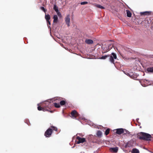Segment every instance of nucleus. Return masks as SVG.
<instances>
[{"label":"nucleus","instance_id":"obj_28","mask_svg":"<svg viewBox=\"0 0 153 153\" xmlns=\"http://www.w3.org/2000/svg\"><path fill=\"white\" fill-rule=\"evenodd\" d=\"M137 77V75L136 74H134V75L132 76L131 77V78H132L134 79H135Z\"/></svg>","mask_w":153,"mask_h":153},{"label":"nucleus","instance_id":"obj_24","mask_svg":"<svg viewBox=\"0 0 153 153\" xmlns=\"http://www.w3.org/2000/svg\"><path fill=\"white\" fill-rule=\"evenodd\" d=\"M110 129L108 128L106 130L105 132V134L106 135H107L110 132Z\"/></svg>","mask_w":153,"mask_h":153},{"label":"nucleus","instance_id":"obj_4","mask_svg":"<svg viewBox=\"0 0 153 153\" xmlns=\"http://www.w3.org/2000/svg\"><path fill=\"white\" fill-rule=\"evenodd\" d=\"M111 55H109L108 58L109 61L111 63L114 64V59H116L117 58L116 55L114 53H111Z\"/></svg>","mask_w":153,"mask_h":153},{"label":"nucleus","instance_id":"obj_9","mask_svg":"<svg viewBox=\"0 0 153 153\" xmlns=\"http://www.w3.org/2000/svg\"><path fill=\"white\" fill-rule=\"evenodd\" d=\"M70 15H68L65 18V22L66 24L67 25V26L68 27H69L70 26Z\"/></svg>","mask_w":153,"mask_h":153},{"label":"nucleus","instance_id":"obj_12","mask_svg":"<svg viewBox=\"0 0 153 153\" xmlns=\"http://www.w3.org/2000/svg\"><path fill=\"white\" fill-rule=\"evenodd\" d=\"M123 132V129L118 128L116 129V133L118 134H121Z\"/></svg>","mask_w":153,"mask_h":153},{"label":"nucleus","instance_id":"obj_27","mask_svg":"<svg viewBox=\"0 0 153 153\" xmlns=\"http://www.w3.org/2000/svg\"><path fill=\"white\" fill-rule=\"evenodd\" d=\"M131 147V144L129 143H127L125 145V147L127 148V147Z\"/></svg>","mask_w":153,"mask_h":153},{"label":"nucleus","instance_id":"obj_34","mask_svg":"<svg viewBox=\"0 0 153 153\" xmlns=\"http://www.w3.org/2000/svg\"><path fill=\"white\" fill-rule=\"evenodd\" d=\"M83 145L84 146H88V144L86 141L84 143V144Z\"/></svg>","mask_w":153,"mask_h":153},{"label":"nucleus","instance_id":"obj_10","mask_svg":"<svg viewBox=\"0 0 153 153\" xmlns=\"http://www.w3.org/2000/svg\"><path fill=\"white\" fill-rule=\"evenodd\" d=\"M118 148L117 147L114 148H111L110 149V151L112 152L117 153V152Z\"/></svg>","mask_w":153,"mask_h":153},{"label":"nucleus","instance_id":"obj_6","mask_svg":"<svg viewBox=\"0 0 153 153\" xmlns=\"http://www.w3.org/2000/svg\"><path fill=\"white\" fill-rule=\"evenodd\" d=\"M76 139L78 140V141H76V143L78 144L80 143H83L86 142V139L85 138H82L79 136H77Z\"/></svg>","mask_w":153,"mask_h":153},{"label":"nucleus","instance_id":"obj_38","mask_svg":"<svg viewBox=\"0 0 153 153\" xmlns=\"http://www.w3.org/2000/svg\"><path fill=\"white\" fill-rule=\"evenodd\" d=\"M109 41H112V40H110Z\"/></svg>","mask_w":153,"mask_h":153},{"label":"nucleus","instance_id":"obj_36","mask_svg":"<svg viewBox=\"0 0 153 153\" xmlns=\"http://www.w3.org/2000/svg\"><path fill=\"white\" fill-rule=\"evenodd\" d=\"M47 24L48 25H51L50 21L49 20H48V21H47Z\"/></svg>","mask_w":153,"mask_h":153},{"label":"nucleus","instance_id":"obj_25","mask_svg":"<svg viewBox=\"0 0 153 153\" xmlns=\"http://www.w3.org/2000/svg\"><path fill=\"white\" fill-rule=\"evenodd\" d=\"M96 7L98 8H100L102 9H104L105 7L100 4H97L96 5Z\"/></svg>","mask_w":153,"mask_h":153},{"label":"nucleus","instance_id":"obj_31","mask_svg":"<svg viewBox=\"0 0 153 153\" xmlns=\"http://www.w3.org/2000/svg\"><path fill=\"white\" fill-rule=\"evenodd\" d=\"M88 3V2L87 1H83L81 2L80 4L81 5H84L86 4H87Z\"/></svg>","mask_w":153,"mask_h":153},{"label":"nucleus","instance_id":"obj_23","mask_svg":"<svg viewBox=\"0 0 153 153\" xmlns=\"http://www.w3.org/2000/svg\"><path fill=\"white\" fill-rule=\"evenodd\" d=\"M108 56L109 55L103 56L100 58V59H105L107 58H108Z\"/></svg>","mask_w":153,"mask_h":153},{"label":"nucleus","instance_id":"obj_18","mask_svg":"<svg viewBox=\"0 0 153 153\" xmlns=\"http://www.w3.org/2000/svg\"><path fill=\"white\" fill-rule=\"evenodd\" d=\"M45 18L46 19V21H48V20H49L51 18L50 15L48 14L47 15L45 14Z\"/></svg>","mask_w":153,"mask_h":153},{"label":"nucleus","instance_id":"obj_14","mask_svg":"<svg viewBox=\"0 0 153 153\" xmlns=\"http://www.w3.org/2000/svg\"><path fill=\"white\" fill-rule=\"evenodd\" d=\"M85 42L88 44H91L93 43V41L90 39H86L85 40Z\"/></svg>","mask_w":153,"mask_h":153},{"label":"nucleus","instance_id":"obj_29","mask_svg":"<svg viewBox=\"0 0 153 153\" xmlns=\"http://www.w3.org/2000/svg\"><path fill=\"white\" fill-rule=\"evenodd\" d=\"M127 75H128L131 78L133 75H134V73H128Z\"/></svg>","mask_w":153,"mask_h":153},{"label":"nucleus","instance_id":"obj_19","mask_svg":"<svg viewBox=\"0 0 153 153\" xmlns=\"http://www.w3.org/2000/svg\"><path fill=\"white\" fill-rule=\"evenodd\" d=\"M131 153H139V151L138 149L134 148L132 150Z\"/></svg>","mask_w":153,"mask_h":153},{"label":"nucleus","instance_id":"obj_33","mask_svg":"<svg viewBox=\"0 0 153 153\" xmlns=\"http://www.w3.org/2000/svg\"><path fill=\"white\" fill-rule=\"evenodd\" d=\"M56 13H57V14L59 16H61V13L60 12H59V11H58V12H56Z\"/></svg>","mask_w":153,"mask_h":153},{"label":"nucleus","instance_id":"obj_5","mask_svg":"<svg viewBox=\"0 0 153 153\" xmlns=\"http://www.w3.org/2000/svg\"><path fill=\"white\" fill-rule=\"evenodd\" d=\"M51 100H48L47 101H45L42 104V106H45L48 108L50 107L51 108L52 106L51 104Z\"/></svg>","mask_w":153,"mask_h":153},{"label":"nucleus","instance_id":"obj_22","mask_svg":"<svg viewBox=\"0 0 153 153\" xmlns=\"http://www.w3.org/2000/svg\"><path fill=\"white\" fill-rule=\"evenodd\" d=\"M58 7L56 5H54L53 6V9L56 12H58Z\"/></svg>","mask_w":153,"mask_h":153},{"label":"nucleus","instance_id":"obj_2","mask_svg":"<svg viewBox=\"0 0 153 153\" xmlns=\"http://www.w3.org/2000/svg\"><path fill=\"white\" fill-rule=\"evenodd\" d=\"M57 128L54 126H51V128H49L45 132V136L46 137H50L52 134L53 131H57Z\"/></svg>","mask_w":153,"mask_h":153},{"label":"nucleus","instance_id":"obj_30","mask_svg":"<svg viewBox=\"0 0 153 153\" xmlns=\"http://www.w3.org/2000/svg\"><path fill=\"white\" fill-rule=\"evenodd\" d=\"M41 9L43 10L45 13L47 11V10L45 9L44 7H41Z\"/></svg>","mask_w":153,"mask_h":153},{"label":"nucleus","instance_id":"obj_8","mask_svg":"<svg viewBox=\"0 0 153 153\" xmlns=\"http://www.w3.org/2000/svg\"><path fill=\"white\" fill-rule=\"evenodd\" d=\"M62 98L57 97L55 98V100H59V101L60 100L61 101L60 102V104L61 105H65L66 103L65 101L64 100H61Z\"/></svg>","mask_w":153,"mask_h":153},{"label":"nucleus","instance_id":"obj_15","mask_svg":"<svg viewBox=\"0 0 153 153\" xmlns=\"http://www.w3.org/2000/svg\"><path fill=\"white\" fill-rule=\"evenodd\" d=\"M53 23H57L58 21V18L57 15H54L53 17Z\"/></svg>","mask_w":153,"mask_h":153},{"label":"nucleus","instance_id":"obj_13","mask_svg":"<svg viewBox=\"0 0 153 153\" xmlns=\"http://www.w3.org/2000/svg\"><path fill=\"white\" fill-rule=\"evenodd\" d=\"M151 14V12L146 11L143 12H141L140 14L141 15H149Z\"/></svg>","mask_w":153,"mask_h":153},{"label":"nucleus","instance_id":"obj_21","mask_svg":"<svg viewBox=\"0 0 153 153\" xmlns=\"http://www.w3.org/2000/svg\"><path fill=\"white\" fill-rule=\"evenodd\" d=\"M124 134H129V132L128 130H126L125 129H123V132Z\"/></svg>","mask_w":153,"mask_h":153},{"label":"nucleus","instance_id":"obj_32","mask_svg":"<svg viewBox=\"0 0 153 153\" xmlns=\"http://www.w3.org/2000/svg\"><path fill=\"white\" fill-rule=\"evenodd\" d=\"M42 108H43V107H42L41 106H39L38 107H37V109H38V110H39V111H41V110H42Z\"/></svg>","mask_w":153,"mask_h":153},{"label":"nucleus","instance_id":"obj_17","mask_svg":"<svg viewBox=\"0 0 153 153\" xmlns=\"http://www.w3.org/2000/svg\"><path fill=\"white\" fill-rule=\"evenodd\" d=\"M127 16L128 17H131V13L130 11L128 10H126Z\"/></svg>","mask_w":153,"mask_h":153},{"label":"nucleus","instance_id":"obj_16","mask_svg":"<svg viewBox=\"0 0 153 153\" xmlns=\"http://www.w3.org/2000/svg\"><path fill=\"white\" fill-rule=\"evenodd\" d=\"M146 71L148 72L153 73V67L147 68Z\"/></svg>","mask_w":153,"mask_h":153},{"label":"nucleus","instance_id":"obj_37","mask_svg":"<svg viewBox=\"0 0 153 153\" xmlns=\"http://www.w3.org/2000/svg\"><path fill=\"white\" fill-rule=\"evenodd\" d=\"M145 81L147 82V80H144V82H145Z\"/></svg>","mask_w":153,"mask_h":153},{"label":"nucleus","instance_id":"obj_11","mask_svg":"<svg viewBox=\"0 0 153 153\" xmlns=\"http://www.w3.org/2000/svg\"><path fill=\"white\" fill-rule=\"evenodd\" d=\"M43 108L42 109V110L44 111H50L51 113H53V111H51V110L50 107L47 108V107H45V106H42Z\"/></svg>","mask_w":153,"mask_h":153},{"label":"nucleus","instance_id":"obj_7","mask_svg":"<svg viewBox=\"0 0 153 153\" xmlns=\"http://www.w3.org/2000/svg\"><path fill=\"white\" fill-rule=\"evenodd\" d=\"M71 117L73 119H76L79 115L78 113L75 110L72 111L71 113Z\"/></svg>","mask_w":153,"mask_h":153},{"label":"nucleus","instance_id":"obj_35","mask_svg":"<svg viewBox=\"0 0 153 153\" xmlns=\"http://www.w3.org/2000/svg\"><path fill=\"white\" fill-rule=\"evenodd\" d=\"M128 135V136L129 137H132L133 136V135L131 134L130 132H129V134H127Z\"/></svg>","mask_w":153,"mask_h":153},{"label":"nucleus","instance_id":"obj_1","mask_svg":"<svg viewBox=\"0 0 153 153\" xmlns=\"http://www.w3.org/2000/svg\"><path fill=\"white\" fill-rule=\"evenodd\" d=\"M152 136L149 134L143 132H140L137 134V137L140 140L146 141L151 140Z\"/></svg>","mask_w":153,"mask_h":153},{"label":"nucleus","instance_id":"obj_26","mask_svg":"<svg viewBox=\"0 0 153 153\" xmlns=\"http://www.w3.org/2000/svg\"><path fill=\"white\" fill-rule=\"evenodd\" d=\"M54 106L56 108H59L60 106L59 103H54Z\"/></svg>","mask_w":153,"mask_h":153},{"label":"nucleus","instance_id":"obj_3","mask_svg":"<svg viewBox=\"0 0 153 153\" xmlns=\"http://www.w3.org/2000/svg\"><path fill=\"white\" fill-rule=\"evenodd\" d=\"M113 47V45L112 44H108L105 45L104 46H103L102 47V52L103 53H106L110 51Z\"/></svg>","mask_w":153,"mask_h":153},{"label":"nucleus","instance_id":"obj_20","mask_svg":"<svg viewBox=\"0 0 153 153\" xmlns=\"http://www.w3.org/2000/svg\"><path fill=\"white\" fill-rule=\"evenodd\" d=\"M102 132L100 131L99 130L97 131V135L98 137H101L102 136Z\"/></svg>","mask_w":153,"mask_h":153}]
</instances>
